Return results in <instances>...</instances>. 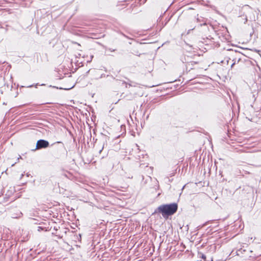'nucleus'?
Segmentation results:
<instances>
[{"instance_id": "20e7f679", "label": "nucleus", "mask_w": 261, "mask_h": 261, "mask_svg": "<svg viewBox=\"0 0 261 261\" xmlns=\"http://www.w3.org/2000/svg\"><path fill=\"white\" fill-rule=\"evenodd\" d=\"M106 141H102V147H101V148L99 150V153H100L102 151V149H103L104 148V146L105 145V143H106Z\"/></svg>"}, {"instance_id": "f03ea898", "label": "nucleus", "mask_w": 261, "mask_h": 261, "mask_svg": "<svg viewBox=\"0 0 261 261\" xmlns=\"http://www.w3.org/2000/svg\"><path fill=\"white\" fill-rule=\"evenodd\" d=\"M49 146V143L48 141L45 140L40 139L38 140L36 144V149H39L41 148H47Z\"/></svg>"}, {"instance_id": "1a4fd4ad", "label": "nucleus", "mask_w": 261, "mask_h": 261, "mask_svg": "<svg viewBox=\"0 0 261 261\" xmlns=\"http://www.w3.org/2000/svg\"><path fill=\"white\" fill-rule=\"evenodd\" d=\"M197 21H199V18H197Z\"/></svg>"}, {"instance_id": "9d476101", "label": "nucleus", "mask_w": 261, "mask_h": 261, "mask_svg": "<svg viewBox=\"0 0 261 261\" xmlns=\"http://www.w3.org/2000/svg\"><path fill=\"white\" fill-rule=\"evenodd\" d=\"M32 87V86H31H31H28V87Z\"/></svg>"}, {"instance_id": "39448f33", "label": "nucleus", "mask_w": 261, "mask_h": 261, "mask_svg": "<svg viewBox=\"0 0 261 261\" xmlns=\"http://www.w3.org/2000/svg\"><path fill=\"white\" fill-rule=\"evenodd\" d=\"M195 27H196V25H195V24L191 25L190 27V29L189 30L188 33H189V31H190V30H194V29H195Z\"/></svg>"}, {"instance_id": "6e6552de", "label": "nucleus", "mask_w": 261, "mask_h": 261, "mask_svg": "<svg viewBox=\"0 0 261 261\" xmlns=\"http://www.w3.org/2000/svg\"><path fill=\"white\" fill-rule=\"evenodd\" d=\"M57 143H61V142L58 141V142H57Z\"/></svg>"}, {"instance_id": "0eeeda50", "label": "nucleus", "mask_w": 261, "mask_h": 261, "mask_svg": "<svg viewBox=\"0 0 261 261\" xmlns=\"http://www.w3.org/2000/svg\"><path fill=\"white\" fill-rule=\"evenodd\" d=\"M234 65V63H233L232 65H231V67Z\"/></svg>"}, {"instance_id": "7ed1b4c3", "label": "nucleus", "mask_w": 261, "mask_h": 261, "mask_svg": "<svg viewBox=\"0 0 261 261\" xmlns=\"http://www.w3.org/2000/svg\"><path fill=\"white\" fill-rule=\"evenodd\" d=\"M182 61L183 63H186L187 64V66H190L191 65L193 66L194 64H197V62L195 61H189L186 60V59H185L184 60L182 59Z\"/></svg>"}, {"instance_id": "f257e3e1", "label": "nucleus", "mask_w": 261, "mask_h": 261, "mask_svg": "<svg viewBox=\"0 0 261 261\" xmlns=\"http://www.w3.org/2000/svg\"><path fill=\"white\" fill-rule=\"evenodd\" d=\"M177 208L178 205L176 203L162 204L155 210L154 213H161L164 218H167L175 213Z\"/></svg>"}, {"instance_id": "423d86ee", "label": "nucleus", "mask_w": 261, "mask_h": 261, "mask_svg": "<svg viewBox=\"0 0 261 261\" xmlns=\"http://www.w3.org/2000/svg\"><path fill=\"white\" fill-rule=\"evenodd\" d=\"M202 258H203L204 259H206V256L202 254Z\"/></svg>"}]
</instances>
